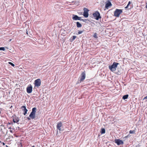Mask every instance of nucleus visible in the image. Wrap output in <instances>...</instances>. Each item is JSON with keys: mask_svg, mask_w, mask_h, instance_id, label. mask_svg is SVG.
Returning <instances> with one entry per match:
<instances>
[{"mask_svg": "<svg viewBox=\"0 0 147 147\" xmlns=\"http://www.w3.org/2000/svg\"><path fill=\"white\" fill-rule=\"evenodd\" d=\"M115 142L118 145H119L123 144V141L119 139H116L115 140Z\"/></svg>", "mask_w": 147, "mask_h": 147, "instance_id": "nucleus-10", "label": "nucleus"}, {"mask_svg": "<svg viewBox=\"0 0 147 147\" xmlns=\"http://www.w3.org/2000/svg\"><path fill=\"white\" fill-rule=\"evenodd\" d=\"M76 26L77 27L80 28L82 26L81 24H80L79 22H76Z\"/></svg>", "mask_w": 147, "mask_h": 147, "instance_id": "nucleus-14", "label": "nucleus"}, {"mask_svg": "<svg viewBox=\"0 0 147 147\" xmlns=\"http://www.w3.org/2000/svg\"><path fill=\"white\" fill-rule=\"evenodd\" d=\"M94 38H97V36L96 33H95L94 34Z\"/></svg>", "mask_w": 147, "mask_h": 147, "instance_id": "nucleus-24", "label": "nucleus"}, {"mask_svg": "<svg viewBox=\"0 0 147 147\" xmlns=\"http://www.w3.org/2000/svg\"><path fill=\"white\" fill-rule=\"evenodd\" d=\"M0 50L5 51V49L4 47H0Z\"/></svg>", "mask_w": 147, "mask_h": 147, "instance_id": "nucleus-21", "label": "nucleus"}, {"mask_svg": "<svg viewBox=\"0 0 147 147\" xmlns=\"http://www.w3.org/2000/svg\"><path fill=\"white\" fill-rule=\"evenodd\" d=\"M128 97V95L126 94L123 96V99L124 100H125V99H127Z\"/></svg>", "mask_w": 147, "mask_h": 147, "instance_id": "nucleus-16", "label": "nucleus"}, {"mask_svg": "<svg viewBox=\"0 0 147 147\" xmlns=\"http://www.w3.org/2000/svg\"><path fill=\"white\" fill-rule=\"evenodd\" d=\"M3 145H5V143L4 142H3Z\"/></svg>", "mask_w": 147, "mask_h": 147, "instance_id": "nucleus-28", "label": "nucleus"}, {"mask_svg": "<svg viewBox=\"0 0 147 147\" xmlns=\"http://www.w3.org/2000/svg\"><path fill=\"white\" fill-rule=\"evenodd\" d=\"M130 134H134L135 133V131L134 130H130L129 132Z\"/></svg>", "mask_w": 147, "mask_h": 147, "instance_id": "nucleus-20", "label": "nucleus"}, {"mask_svg": "<svg viewBox=\"0 0 147 147\" xmlns=\"http://www.w3.org/2000/svg\"><path fill=\"white\" fill-rule=\"evenodd\" d=\"M57 127L60 131H62L63 130V128L62 126V123L61 122L59 123L57 125Z\"/></svg>", "mask_w": 147, "mask_h": 147, "instance_id": "nucleus-6", "label": "nucleus"}, {"mask_svg": "<svg viewBox=\"0 0 147 147\" xmlns=\"http://www.w3.org/2000/svg\"><path fill=\"white\" fill-rule=\"evenodd\" d=\"M83 32V31H79L78 32V34H82Z\"/></svg>", "mask_w": 147, "mask_h": 147, "instance_id": "nucleus-25", "label": "nucleus"}, {"mask_svg": "<svg viewBox=\"0 0 147 147\" xmlns=\"http://www.w3.org/2000/svg\"><path fill=\"white\" fill-rule=\"evenodd\" d=\"M72 17V19L74 20H79L80 19L81 17H79L76 15H73Z\"/></svg>", "mask_w": 147, "mask_h": 147, "instance_id": "nucleus-11", "label": "nucleus"}, {"mask_svg": "<svg viewBox=\"0 0 147 147\" xmlns=\"http://www.w3.org/2000/svg\"><path fill=\"white\" fill-rule=\"evenodd\" d=\"M122 12V11L121 10L117 9L114 12V15L116 17H118Z\"/></svg>", "mask_w": 147, "mask_h": 147, "instance_id": "nucleus-4", "label": "nucleus"}, {"mask_svg": "<svg viewBox=\"0 0 147 147\" xmlns=\"http://www.w3.org/2000/svg\"><path fill=\"white\" fill-rule=\"evenodd\" d=\"M147 99V96L145 97L143 99L144 100Z\"/></svg>", "mask_w": 147, "mask_h": 147, "instance_id": "nucleus-26", "label": "nucleus"}, {"mask_svg": "<svg viewBox=\"0 0 147 147\" xmlns=\"http://www.w3.org/2000/svg\"><path fill=\"white\" fill-rule=\"evenodd\" d=\"M35 86L36 87H38L41 84V80L40 79H38L36 80L34 82Z\"/></svg>", "mask_w": 147, "mask_h": 147, "instance_id": "nucleus-7", "label": "nucleus"}, {"mask_svg": "<svg viewBox=\"0 0 147 147\" xmlns=\"http://www.w3.org/2000/svg\"><path fill=\"white\" fill-rule=\"evenodd\" d=\"M84 13H83V16L85 18H87L88 16V12L89 11V10L86 8H84Z\"/></svg>", "mask_w": 147, "mask_h": 147, "instance_id": "nucleus-5", "label": "nucleus"}, {"mask_svg": "<svg viewBox=\"0 0 147 147\" xmlns=\"http://www.w3.org/2000/svg\"><path fill=\"white\" fill-rule=\"evenodd\" d=\"M21 108L23 109V110L24 112V115H25L27 113V112L28 111L27 109H26V107L24 106H22Z\"/></svg>", "mask_w": 147, "mask_h": 147, "instance_id": "nucleus-12", "label": "nucleus"}, {"mask_svg": "<svg viewBox=\"0 0 147 147\" xmlns=\"http://www.w3.org/2000/svg\"><path fill=\"white\" fill-rule=\"evenodd\" d=\"M32 87L31 85L30 86H28L26 88L27 92L28 93H31L32 91Z\"/></svg>", "mask_w": 147, "mask_h": 147, "instance_id": "nucleus-9", "label": "nucleus"}, {"mask_svg": "<svg viewBox=\"0 0 147 147\" xmlns=\"http://www.w3.org/2000/svg\"><path fill=\"white\" fill-rule=\"evenodd\" d=\"M112 5L111 3L109 2L107 3H106L105 5V7L107 9H108L109 7H110Z\"/></svg>", "mask_w": 147, "mask_h": 147, "instance_id": "nucleus-13", "label": "nucleus"}, {"mask_svg": "<svg viewBox=\"0 0 147 147\" xmlns=\"http://www.w3.org/2000/svg\"><path fill=\"white\" fill-rule=\"evenodd\" d=\"M118 64L119 63L114 62L111 66H109V68L111 71L114 72L116 71V68Z\"/></svg>", "mask_w": 147, "mask_h": 147, "instance_id": "nucleus-2", "label": "nucleus"}, {"mask_svg": "<svg viewBox=\"0 0 147 147\" xmlns=\"http://www.w3.org/2000/svg\"><path fill=\"white\" fill-rule=\"evenodd\" d=\"M93 16L96 20H98L99 18H101L100 16V13L98 11L96 12L95 13L93 14Z\"/></svg>", "mask_w": 147, "mask_h": 147, "instance_id": "nucleus-3", "label": "nucleus"}, {"mask_svg": "<svg viewBox=\"0 0 147 147\" xmlns=\"http://www.w3.org/2000/svg\"><path fill=\"white\" fill-rule=\"evenodd\" d=\"M71 3H74V4L77 5V4L78 3H79V1H72Z\"/></svg>", "mask_w": 147, "mask_h": 147, "instance_id": "nucleus-15", "label": "nucleus"}, {"mask_svg": "<svg viewBox=\"0 0 147 147\" xmlns=\"http://www.w3.org/2000/svg\"><path fill=\"white\" fill-rule=\"evenodd\" d=\"M79 20H80V21H84V20L83 19H82L80 18V19Z\"/></svg>", "mask_w": 147, "mask_h": 147, "instance_id": "nucleus-27", "label": "nucleus"}, {"mask_svg": "<svg viewBox=\"0 0 147 147\" xmlns=\"http://www.w3.org/2000/svg\"><path fill=\"white\" fill-rule=\"evenodd\" d=\"M13 122L14 123H18V122L19 121V120H17V119H13Z\"/></svg>", "mask_w": 147, "mask_h": 147, "instance_id": "nucleus-18", "label": "nucleus"}, {"mask_svg": "<svg viewBox=\"0 0 147 147\" xmlns=\"http://www.w3.org/2000/svg\"><path fill=\"white\" fill-rule=\"evenodd\" d=\"M101 133L102 134H104L105 132V130L104 128H102L101 129Z\"/></svg>", "mask_w": 147, "mask_h": 147, "instance_id": "nucleus-17", "label": "nucleus"}, {"mask_svg": "<svg viewBox=\"0 0 147 147\" xmlns=\"http://www.w3.org/2000/svg\"><path fill=\"white\" fill-rule=\"evenodd\" d=\"M131 2L130 1H129L128 4L127 5V6L125 7V9L127 8L129 6V5L131 4Z\"/></svg>", "mask_w": 147, "mask_h": 147, "instance_id": "nucleus-19", "label": "nucleus"}, {"mask_svg": "<svg viewBox=\"0 0 147 147\" xmlns=\"http://www.w3.org/2000/svg\"><path fill=\"white\" fill-rule=\"evenodd\" d=\"M76 38V36H72V40H74Z\"/></svg>", "mask_w": 147, "mask_h": 147, "instance_id": "nucleus-23", "label": "nucleus"}, {"mask_svg": "<svg viewBox=\"0 0 147 147\" xmlns=\"http://www.w3.org/2000/svg\"><path fill=\"white\" fill-rule=\"evenodd\" d=\"M86 77V74L84 72H83L81 74V76L80 77V82H81L84 79H85Z\"/></svg>", "mask_w": 147, "mask_h": 147, "instance_id": "nucleus-8", "label": "nucleus"}, {"mask_svg": "<svg viewBox=\"0 0 147 147\" xmlns=\"http://www.w3.org/2000/svg\"><path fill=\"white\" fill-rule=\"evenodd\" d=\"M26 33H27V34H28V32H26Z\"/></svg>", "mask_w": 147, "mask_h": 147, "instance_id": "nucleus-29", "label": "nucleus"}, {"mask_svg": "<svg viewBox=\"0 0 147 147\" xmlns=\"http://www.w3.org/2000/svg\"><path fill=\"white\" fill-rule=\"evenodd\" d=\"M9 64H10L13 67H14L15 65L14 64H13V63H12L11 62H9Z\"/></svg>", "mask_w": 147, "mask_h": 147, "instance_id": "nucleus-22", "label": "nucleus"}, {"mask_svg": "<svg viewBox=\"0 0 147 147\" xmlns=\"http://www.w3.org/2000/svg\"><path fill=\"white\" fill-rule=\"evenodd\" d=\"M36 108L35 107H34L32 108V111L30 114L29 117L27 118L28 120H30L31 119H33L35 118V114L36 112Z\"/></svg>", "mask_w": 147, "mask_h": 147, "instance_id": "nucleus-1", "label": "nucleus"}, {"mask_svg": "<svg viewBox=\"0 0 147 147\" xmlns=\"http://www.w3.org/2000/svg\"><path fill=\"white\" fill-rule=\"evenodd\" d=\"M32 147H35L34 146H32Z\"/></svg>", "mask_w": 147, "mask_h": 147, "instance_id": "nucleus-30", "label": "nucleus"}]
</instances>
